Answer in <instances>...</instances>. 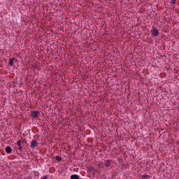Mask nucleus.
Instances as JSON below:
<instances>
[{
    "mask_svg": "<svg viewBox=\"0 0 179 179\" xmlns=\"http://www.w3.org/2000/svg\"><path fill=\"white\" fill-rule=\"evenodd\" d=\"M40 115V112L38 110H34L31 113V117L33 120L38 118Z\"/></svg>",
    "mask_w": 179,
    "mask_h": 179,
    "instance_id": "nucleus-1",
    "label": "nucleus"
},
{
    "mask_svg": "<svg viewBox=\"0 0 179 179\" xmlns=\"http://www.w3.org/2000/svg\"><path fill=\"white\" fill-rule=\"evenodd\" d=\"M151 33L154 37H157V36H159V30L156 28H152L151 29Z\"/></svg>",
    "mask_w": 179,
    "mask_h": 179,
    "instance_id": "nucleus-2",
    "label": "nucleus"
},
{
    "mask_svg": "<svg viewBox=\"0 0 179 179\" xmlns=\"http://www.w3.org/2000/svg\"><path fill=\"white\" fill-rule=\"evenodd\" d=\"M37 145H38V143L36 140H32L31 141V145L30 148L31 149H34V148H36Z\"/></svg>",
    "mask_w": 179,
    "mask_h": 179,
    "instance_id": "nucleus-3",
    "label": "nucleus"
},
{
    "mask_svg": "<svg viewBox=\"0 0 179 179\" xmlns=\"http://www.w3.org/2000/svg\"><path fill=\"white\" fill-rule=\"evenodd\" d=\"M17 146H18V150H22V141H18L17 142Z\"/></svg>",
    "mask_w": 179,
    "mask_h": 179,
    "instance_id": "nucleus-4",
    "label": "nucleus"
},
{
    "mask_svg": "<svg viewBox=\"0 0 179 179\" xmlns=\"http://www.w3.org/2000/svg\"><path fill=\"white\" fill-rule=\"evenodd\" d=\"M105 166H106V167H110V166H111V160H110V159L106 160Z\"/></svg>",
    "mask_w": 179,
    "mask_h": 179,
    "instance_id": "nucleus-5",
    "label": "nucleus"
},
{
    "mask_svg": "<svg viewBox=\"0 0 179 179\" xmlns=\"http://www.w3.org/2000/svg\"><path fill=\"white\" fill-rule=\"evenodd\" d=\"M14 61H15V58H12V59H8V64H9L10 66H13V62Z\"/></svg>",
    "mask_w": 179,
    "mask_h": 179,
    "instance_id": "nucleus-6",
    "label": "nucleus"
},
{
    "mask_svg": "<svg viewBox=\"0 0 179 179\" xmlns=\"http://www.w3.org/2000/svg\"><path fill=\"white\" fill-rule=\"evenodd\" d=\"M6 153H12V148L7 146L6 147Z\"/></svg>",
    "mask_w": 179,
    "mask_h": 179,
    "instance_id": "nucleus-7",
    "label": "nucleus"
},
{
    "mask_svg": "<svg viewBox=\"0 0 179 179\" xmlns=\"http://www.w3.org/2000/svg\"><path fill=\"white\" fill-rule=\"evenodd\" d=\"M55 160H57V162H61V160H62V158L59 155H57L55 157Z\"/></svg>",
    "mask_w": 179,
    "mask_h": 179,
    "instance_id": "nucleus-8",
    "label": "nucleus"
},
{
    "mask_svg": "<svg viewBox=\"0 0 179 179\" xmlns=\"http://www.w3.org/2000/svg\"><path fill=\"white\" fill-rule=\"evenodd\" d=\"M71 179H80V178H79V176H78V175H72L71 176Z\"/></svg>",
    "mask_w": 179,
    "mask_h": 179,
    "instance_id": "nucleus-9",
    "label": "nucleus"
},
{
    "mask_svg": "<svg viewBox=\"0 0 179 179\" xmlns=\"http://www.w3.org/2000/svg\"><path fill=\"white\" fill-rule=\"evenodd\" d=\"M141 177H142V179L149 178V176H148V175H143Z\"/></svg>",
    "mask_w": 179,
    "mask_h": 179,
    "instance_id": "nucleus-10",
    "label": "nucleus"
},
{
    "mask_svg": "<svg viewBox=\"0 0 179 179\" xmlns=\"http://www.w3.org/2000/svg\"><path fill=\"white\" fill-rule=\"evenodd\" d=\"M47 178H48V177H47V176H42V177L41 178V179H47Z\"/></svg>",
    "mask_w": 179,
    "mask_h": 179,
    "instance_id": "nucleus-11",
    "label": "nucleus"
},
{
    "mask_svg": "<svg viewBox=\"0 0 179 179\" xmlns=\"http://www.w3.org/2000/svg\"><path fill=\"white\" fill-rule=\"evenodd\" d=\"M171 3H173V5H176V1L172 0Z\"/></svg>",
    "mask_w": 179,
    "mask_h": 179,
    "instance_id": "nucleus-12",
    "label": "nucleus"
},
{
    "mask_svg": "<svg viewBox=\"0 0 179 179\" xmlns=\"http://www.w3.org/2000/svg\"><path fill=\"white\" fill-rule=\"evenodd\" d=\"M92 167H90V168L88 169L89 171H92Z\"/></svg>",
    "mask_w": 179,
    "mask_h": 179,
    "instance_id": "nucleus-13",
    "label": "nucleus"
},
{
    "mask_svg": "<svg viewBox=\"0 0 179 179\" xmlns=\"http://www.w3.org/2000/svg\"><path fill=\"white\" fill-rule=\"evenodd\" d=\"M173 1H177V0H173Z\"/></svg>",
    "mask_w": 179,
    "mask_h": 179,
    "instance_id": "nucleus-14",
    "label": "nucleus"
}]
</instances>
